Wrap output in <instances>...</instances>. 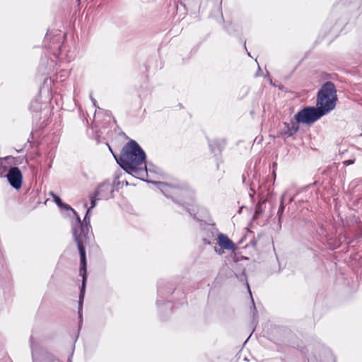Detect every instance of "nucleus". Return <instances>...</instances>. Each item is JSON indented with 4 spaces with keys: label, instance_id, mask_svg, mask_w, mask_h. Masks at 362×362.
<instances>
[{
    "label": "nucleus",
    "instance_id": "obj_1",
    "mask_svg": "<svg viewBox=\"0 0 362 362\" xmlns=\"http://www.w3.org/2000/svg\"><path fill=\"white\" fill-rule=\"evenodd\" d=\"M146 154L139 145L134 140L129 141L122 148L119 160L120 166L129 174L148 182V169L145 163ZM151 172V170H149Z\"/></svg>",
    "mask_w": 362,
    "mask_h": 362
},
{
    "label": "nucleus",
    "instance_id": "obj_2",
    "mask_svg": "<svg viewBox=\"0 0 362 362\" xmlns=\"http://www.w3.org/2000/svg\"><path fill=\"white\" fill-rule=\"evenodd\" d=\"M90 204L91 206L89 207L87 211L86 214L84 217L83 221L86 223V226H83L81 222V219L78 216H77V221L78 223L80 224V232H78V229L74 230V237L75 239V241L77 243V246L78 248V251L80 253L81 257V269H80V274L82 276V286H81V293L79 296V302H78V313L80 317L81 316V310H82V305H83V300L84 298V293H85V288H86V283L87 280V275H86V250L83 247V243L86 240V233H85V228L88 230V222L90 221V217H89V213L92 209H93L96 206V202L98 199V197L95 195V193L93 194H90Z\"/></svg>",
    "mask_w": 362,
    "mask_h": 362
},
{
    "label": "nucleus",
    "instance_id": "obj_3",
    "mask_svg": "<svg viewBox=\"0 0 362 362\" xmlns=\"http://www.w3.org/2000/svg\"><path fill=\"white\" fill-rule=\"evenodd\" d=\"M337 101V90L334 83H325L318 91L316 107L325 115L334 109Z\"/></svg>",
    "mask_w": 362,
    "mask_h": 362
},
{
    "label": "nucleus",
    "instance_id": "obj_4",
    "mask_svg": "<svg viewBox=\"0 0 362 362\" xmlns=\"http://www.w3.org/2000/svg\"><path fill=\"white\" fill-rule=\"evenodd\" d=\"M322 116H324L323 113H322L317 107H308L298 111L295 115V119L298 123L310 124L318 120Z\"/></svg>",
    "mask_w": 362,
    "mask_h": 362
},
{
    "label": "nucleus",
    "instance_id": "obj_5",
    "mask_svg": "<svg viewBox=\"0 0 362 362\" xmlns=\"http://www.w3.org/2000/svg\"><path fill=\"white\" fill-rule=\"evenodd\" d=\"M161 192L165 197H170L173 199L176 197H185L187 192L176 187H173L166 183L158 182Z\"/></svg>",
    "mask_w": 362,
    "mask_h": 362
},
{
    "label": "nucleus",
    "instance_id": "obj_6",
    "mask_svg": "<svg viewBox=\"0 0 362 362\" xmlns=\"http://www.w3.org/2000/svg\"><path fill=\"white\" fill-rule=\"evenodd\" d=\"M6 177L8 182L13 188L18 189L21 187L23 175L18 168H11L9 170Z\"/></svg>",
    "mask_w": 362,
    "mask_h": 362
},
{
    "label": "nucleus",
    "instance_id": "obj_7",
    "mask_svg": "<svg viewBox=\"0 0 362 362\" xmlns=\"http://www.w3.org/2000/svg\"><path fill=\"white\" fill-rule=\"evenodd\" d=\"M112 192L111 185L104 182L97 187L94 193L98 197V199H107L112 197Z\"/></svg>",
    "mask_w": 362,
    "mask_h": 362
},
{
    "label": "nucleus",
    "instance_id": "obj_8",
    "mask_svg": "<svg viewBox=\"0 0 362 362\" xmlns=\"http://www.w3.org/2000/svg\"><path fill=\"white\" fill-rule=\"evenodd\" d=\"M217 243L221 249L234 251L236 248L235 244L227 235L223 233L218 235Z\"/></svg>",
    "mask_w": 362,
    "mask_h": 362
},
{
    "label": "nucleus",
    "instance_id": "obj_9",
    "mask_svg": "<svg viewBox=\"0 0 362 362\" xmlns=\"http://www.w3.org/2000/svg\"><path fill=\"white\" fill-rule=\"evenodd\" d=\"M298 122H291V123L286 124V129L285 130V133L288 136H292L295 133H296L298 130Z\"/></svg>",
    "mask_w": 362,
    "mask_h": 362
},
{
    "label": "nucleus",
    "instance_id": "obj_10",
    "mask_svg": "<svg viewBox=\"0 0 362 362\" xmlns=\"http://www.w3.org/2000/svg\"><path fill=\"white\" fill-rule=\"evenodd\" d=\"M52 198L54 201V202L57 204V205L60 207L61 209H65L66 210H71L73 211V213L76 214L75 211L71 209V207L70 206H69L68 204H64L61 199L57 197L56 194L52 193Z\"/></svg>",
    "mask_w": 362,
    "mask_h": 362
},
{
    "label": "nucleus",
    "instance_id": "obj_11",
    "mask_svg": "<svg viewBox=\"0 0 362 362\" xmlns=\"http://www.w3.org/2000/svg\"><path fill=\"white\" fill-rule=\"evenodd\" d=\"M265 208V202L258 203L255 207L254 218H257L259 215H261L264 211Z\"/></svg>",
    "mask_w": 362,
    "mask_h": 362
},
{
    "label": "nucleus",
    "instance_id": "obj_12",
    "mask_svg": "<svg viewBox=\"0 0 362 362\" xmlns=\"http://www.w3.org/2000/svg\"><path fill=\"white\" fill-rule=\"evenodd\" d=\"M286 194H284L282 195V197H281L280 206H279V210H278V214L279 215H281L283 213L284 210V202L286 200Z\"/></svg>",
    "mask_w": 362,
    "mask_h": 362
},
{
    "label": "nucleus",
    "instance_id": "obj_13",
    "mask_svg": "<svg viewBox=\"0 0 362 362\" xmlns=\"http://www.w3.org/2000/svg\"><path fill=\"white\" fill-rule=\"evenodd\" d=\"M354 163V160H347L343 162L344 165H349Z\"/></svg>",
    "mask_w": 362,
    "mask_h": 362
},
{
    "label": "nucleus",
    "instance_id": "obj_14",
    "mask_svg": "<svg viewBox=\"0 0 362 362\" xmlns=\"http://www.w3.org/2000/svg\"><path fill=\"white\" fill-rule=\"evenodd\" d=\"M214 250H215V252H216L217 254H218V255H223V251L221 250V249H218V248L215 247V248H214Z\"/></svg>",
    "mask_w": 362,
    "mask_h": 362
},
{
    "label": "nucleus",
    "instance_id": "obj_15",
    "mask_svg": "<svg viewBox=\"0 0 362 362\" xmlns=\"http://www.w3.org/2000/svg\"><path fill=\"white\" fill-rule=\"evenodd\" d=\"M247 287L248 291L250 293V295L252 296L251 291H250V286H249L248 283H247Z\"/></svg>",
    "mask_w": 362,
    "mask_h": 362
},
{
    "label": "nucleus",
    "instance_id": "obj_16",
    "mask_svg": "<svg viewBox=\"0 0 362 362\" xmlns=\"http://www.w3.org/2000/svg\"><path fill=\"white\" fill-rule=\"evenodd\" d=\"M90 99H91L93 105L95 106V103H96L95 100L92 96H90Z\"/></svg>",
    "mask_w": 362,
    "mask_h": 362
},
{
    "label": "nucleus",
    "instance_id": "obj_17",
    "mask_svg": "<svg viewBox=\"0 0 362 362\" xmlns=\"http://www.w3.org/2000/svg\"><path fill=\"white\" fill-rule=\"evenodd\" d=\"M87 206H88V203H87L86 201H84V202H83V207L84 208H87Z\"/></svg>",
    "mask_w": 362,
    "mask_h": 362
},
{
    "label": "nucleus",
    "instance_id": "obj_18",
    "mask_svg": "<svg viewBox=\"0 0 362 362\" xmlns=\"http://www.w3.org/2000/svg\"><path fill=\"white\" fill-rule=\"evenodd\" d=\"M204 243H205L206 244H208V245H209V244H210V242H209V241H206L205 239L204 240Z\"/></svg>",
    "mask_w": 362,
    "mask_h": 362
},
{
    "label": "nucleus",
    "instance_id": "obj_19",
    "mask_svg": "<svg viewBox=\"0 0 362 362\" xmlns=\"http://www.w3.org/2000/svg\"><path fill=\"white\" fill-rule=\"evenodd\" d=\"M292 200H293V199H292V198H290V199H289V202H292Z\"/></svg>",
    "mask_w": 362,
    "mask_h": 362
},
{
    "label": "nucleus",
    "instance_id": "obj_20",
    "mask_svg": "<svg viewBox=\"0 0 362 362\" xmlns=\"http://www.w3.org/2000/svg\"><path fill=\"white\" fill-rule=\"evenodd\" d=\"M34 362H37L36 361H34Z\"/></svg>",
    "mask_w": 362,
    "mask_h": 362
}]
</instances>
